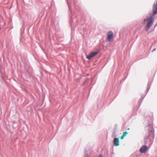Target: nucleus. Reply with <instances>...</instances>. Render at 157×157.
<instances>
[{"label":"nucleus","mask_w":157,"mask_h":157,"mask_svg":"<svg viewBox=\"0 0 157 157\" xmlns=\"http://www.w3.org/2000/svg\"><path fill=\"white\" fill-rule=\"evenodd\" d=\"M144 21H147V23L145 28V31H147L149 29L153 23V17L151 16L149 17H148L146 19H144Z\"/></svg>","instance_id":"f257e3e1"},{"label":"nucleus","mask_w":157,"mask_h":157,"mask_svg":"<svg viewBox=\"0 0 157 157\" xmlns=\"http://www.w3.org/2000/svg\"><path fill=\"white\" fill-rule=\"evenodd\" d=\"M107 38L108 41H110L113 38V33L112 31H110L107 33Z\"/></svg>","instance_id":"f03ea898"},{"label":"nucleus","mask_w":157,"mask_h":157,"mask_svg":"<svg viewBox=\"0 0 157 157\" xmlns=\"http://www.w3.org/2000/svg\"><path fill=\"white\" fill-rule=\"evenodd\" d=\"M153 13L151 16H153L157 13V0L156 3L155 2L153 5L152 9Z\"/></svg>","instance_id":"7ed1b4c3"},{"label":"nucleus","mask_w":157,"mask_h":157,"mask_svg":"<svg viewBox=\"0 0 157 157\" xmlns=\"http://www.w3.org/2000/svg\"><path fill=\"white\" fill-rule=\"evenodd\" d=\"M98 53V51L91 52L89 55L86 56V57L88 59H90L93 57L96 56Z\"/></svg>","instance_id":"20e7f679"},{"label":"nucleus","mask_w":157,"mask_h":157,"mask_svg":"<svg viewBox=\"0 0 157 157\" xmlns=\"http://www.w3.org/2000/svg\"><path fill=\"white\" fill-rule=\"evenodd\" d=\"M147 147L145 146H143L140 148V151L141 153H145L147 151Z\"/></svg>","instance_id":"39448f33"},{"label":"nucleus","mask_w":157,"mask_h":157,"mask_svg":"<svg viewBox=\"0 0 157 157\" xmlns=\"http://www.w3.org/2000/svg\"><path fill=\"white\" fill-rule=\"evenodd\" d=\"M114 145L117 146L119 145V141L118 138H115L113 140Z\"/></svg>","instance_id":"423d86ee"},{"label":"nucleus","mask_w":157,"mask_h":157,"mask_svg":"<svg viewBox=\"0 0 157 157\" xmlns=\"http://www.w3.org/2000/svg\"><path fill=\"white\" fill-rule=\"evenodd\" d=\"M128 132L126 131L123 132V135L121 136V139L122 140L123 139L124 137L126 136L127 134H128Z\"/></svg>","instance_id":"0eeeda50"},{"label":"nucleus","mask_w":157,"mask_h":157,"mask_svg":"<svg viewBox=\"0 0 157 157\" xmlns=\"http://www.w3.org/2000/svg\"><path fill=\"white\" fill-rule=\"evenodd\" d=\"M102 157V155L101 154H100L98 156V157Z\"/></svg>","instance_id":"6e6552de"},{"label":"nucleus","mask_w":157,"mask_h":157,"mask_svg":"<svg viewBox=\"0 0 157 157\" xmlns=\"http://www.w3.org/2000/svg\"><path fill=\"white\" fill-rule=\"evenodd\" d=\"M151 132L152 133H154V130H151Z\"/></svg>","instance_id":"1a4fd4ad"},{"label":"nucleus","mask_w":157,"mask_h":157,"mask_svg":"<svg viewBox=\"0 0 157 157\" xmlns=\"http://www.w3.org/2000/svg\"><path fill=\"white\" fill-rule=\"evenodd\" d=\"M155 50H156V49H155H155L153 50V51H154Z\"/></svg>","instance_id":"9d476101"},{"label":"nucleus","mask_w":157,"mask_h":157,"mask_svg":"<svg viewBox=\"0 0 157 157\" xmlns=\"http://www.w3.org/2000/svg\"><path fill=\"white\" fill-rule=\"evenodd\" d=\"M157 25V24L155 25V26H156Z\"/></svg>","instance_id":"9b49d317"}]
</instances>
